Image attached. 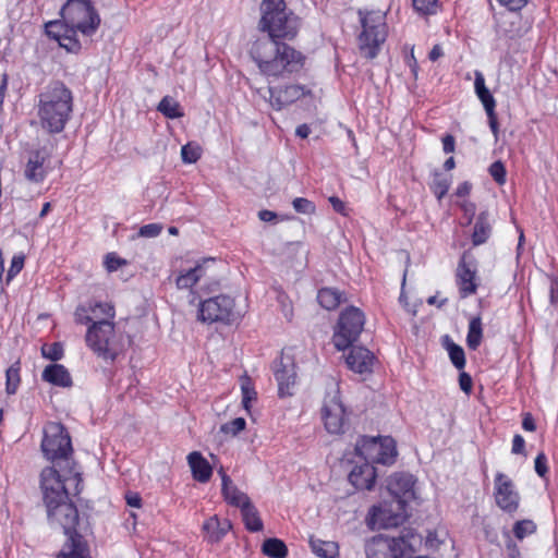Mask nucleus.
Wrapping results in <instances>:
<instances>
[{
	"instance_id": "obj_58",
	"label": "nucleus",
	"mask_w": 558,
	"mask_h": 558,
	"mask_svg": "<svg viewBox=\"0 0 558 558\" xmlns=\"http://www.w3.org/2000/svg\"><path fill=\"white\" fill-rule=\"evenodd\" d=\"M525 441L521 435H514L512 440V453L521 454L524 452Z\"/></svg>"
},
{
	"instance_id": "obj_21",
	"label": "nucleus",
	"mask_w": 558,
	"mask_h": 558,
	"mask_svg": "<svg viewBox=\"0 0 558 558\" xmlns=\"http://www.w3.org/2000/svg\"><path fill=\"white\" fill-rule=\"evenodd\" d=\"M376 481V469L371 463L363 460L361 464H356L349 473V482L356 489L371 490Z\"/></svg>"
},
{
	"instance_id": "obj_48",
	"label": "nucleus",
	"mask_w": 558,
	"mask_h": 558,
	"mask_svg": "<svg viewBox=\"0 0 558 558\" xmlns=\"http://www.w3.org/2000/svg\"><path fill=\"white\" fill-rule=\"evenodd\" d=\"M41 354L44 357H46L48 360L58 361L63 355V349L60 343L54 342L50 345H44L41 348Z\"/></svg>"
},
{
	"instance_id": "obj_15",
	"label": "nucleus",
	"mask_w": 558,
	"mask_h": 558,
	"mask_svg": "<svg viewBox=\"0 0 558 558\" xmlns=\"http://www.w3.org/2000/svg\"><path fill=\"white\" fill-rule=\"evenodd\" d=\"M398 541L404 546H412L411 541L405 534L392 539H373L372 543L366 546L367 558H402L401 549L397 548Z\"/></svg>"
},
{
	"instance_id": "obj_22",
	"label": "nucleus",
	"mask_w": 558,
	"mask_h": 558,
	"mask_svg": "<svg viewBox=\"0 0 558 558\" xmlns=\"http://www.w3.org/2000/svg\"><path fill=\"white\" fill-rule=\"evenodd\" d=\"M373 359L372 352L366 348L352 347L345 357V363L351 371L364 374L372 371Z\"/></svg>"
},
{
	"instance_id": "obj_46",
	"label": "nucleus",
	"mask_w": 558,
	"mask_h": 558,
	"mask_svg": "<svg viewBox=\"0 0 558 558\" xmlns=\"http://www.w3.org/2000/svg\"><path fill=\"white\" fill-rule=\"evenodd\" d=\"M292 206L296 213L311 215L315 213V205L312 201L304 197H296L292 202Z\"/></svg>"
},
{
	"instance_id": "obj_50",
	"label": "nucleus",
	"mask_w": 558,
	"mask_h": 558,
	"mask_svg": "<svg viewBox=\"0 0 558 558\" xmlns=\"http://www.w3.org/2000/svg\"><path fill=\"white\" fill-rule=\"evenodd\" d=\"M128 262L120 258L114 253H109L105 257V266L109 272L118 270L120 267L125 266Z\"/></svg>"
},
{
	"instance_id": "obj_47",
	"label": "nucleus",
	"mask_w": 558,
	"mask_h": 558,
	"mask_svg": "<svg viewBox=\"0 0 558 558\" xmlns=\"http://www.w3.org/2000/svg\"><path fill=\"white\" fill-rule=\"evenodd\" d=\"M246 426V422L243 417H236L231 422H228L221 426V432L226 434H231L232 436L238 435L242 432Z\"/></svg>"
},
{
	"instance_id": "obj_63",
	"label": "nucleus",
	"mask_w": 558,
	"mask_h": 558,
	"mask_svg": "<svg viewBox=\"0 0 558 558\" xmlns=\"http://www.w3.org/2000/svg\"><path fill=\"white\" fill-rule=\"evenodd\" d=\"M549 299H550V303L553 305H556L558 303V280L557 279H553L550 282Z\"/></svg>"
},
{
	"instance_id": "obj_6",
	"label": "nucleus",
	"mask_w": 558,
	"mask_h": 558,
	"mask_svg": "<svg viewBox=\"0 0 558 558\" xmlns=\"http://www.w3.org/2000/svg\"><path fill=\"white\" fill-rule=\"evenodd\" d=\"M65 23L84 36H92L100 25V16L90 0H68L61 8Z\"/></svg>"
},
{
	"instance_id": "obj_20",
	"label": "nucleus",
	"mask_w": 558,
	"mask_h": 558,
	"mask_svg": "<svg viewBox=\"0 0 558 558\" xmlns=\"http://www.w3.org/2000/svg\"><path fill=\"white\" fill-rule=\"evenodd\" d=\"M48 159L49 153L45 148L32 151L24 170L25 178L34 183L43 182L47 174L45 163Z\"/></svg>"
},
{
	"instance_id": "obj_34",
	"label": "nucleus",
	"mask_w": 558,
	"mask_h": 558,
	"mask_svg": "<svg viewBox=\"0 0 558 558\" xmlns=\"http://www.w3.org/2000/svg\"><path fill=\"white\" fill-rule=\"evenodd\" d=\"M221 492L225 500L231 506L241 508L251 501L250 497L245 493L241 492L235 485L221 489Z\"/></svg>"
},
{
	"instance_id": "obj_11",
	"label": "nucleus",
	"mask_w": 558,
	"mask_h": 558,
	"mask_svg": "<svg viewBox=\"0 0 558 558\" xmlns=\"http://www.w3.org/2000/svg\"><path fill=\"white\" fill-rule=\"evenodd\" d=\"M322 417L328 433L340 434L343 432L345 409L340 399L338 389L326 395L322 409Z\"/></svg>"
},
{
	"instance_id": "obj_19",
	"label": "nucleus",
	"mask_w": 558,
	"mask_h": 558,
	"mask_svg": "<svg viewBox=\"0 0 558 558\" xmlns=\"http://www.w3.org/2000/svg\"><path fill=\"white\" fill-rule=\"evenodd\" d=\"M275 377L278 383L281 397L291 396L290 388L295 384V365L289 356L282 355L280 361L275 363Z\"/></svg>"
},
{
	"instance_id": "obj_33",
	"label": "nucleus",
	"mask_w": 558,
	"mask_h": 558,
	"mask_svg": "<svg viewBox=\"0 0 558 558\" xmlns=\"http://www.w3.org/2000/svg\"><path fill=\"white\" fill-rule=\"evenodd\" d=\"M157 109L169 119H177L183 117L180 104L170 96H165L160 100Z\"/></svg>"
},
{
	"instance_id": "obj_10",
	"label": "nucleus",
	"mask_w": 558,
	"mask_h": 558,
	"mask_svg": "<svg viewBox=\"0 0 558 558\" xmlns=\"http://www.w3.org/2000/svg\"><path fill=\"white\" fill-rule=\"evenodd\" d=\"M114 336L113 324L108 319L95 322L87 330L86 342L98 355L113 359L116 351L111 347Z\"/></svg>"
},
{
	"instance_id": "obj_60",
	"label": "nucleus",
	"mask_w": 558,
	"mask_h": 558,
	"mask_svg": "<svg viewBox=\"0 0 558 558\" xmlns=\"http://www.w3.org/2000/svg\"><path fill=\"white\" fill-rule=\"evenodd\" d=\"M486 113L488 117L489 128H490L492 132L494 133L495 138L497 140L498 138V121H497L495 109H492V112L486 111Z\"/></svg>"
},
{
	"instance_id": "obj_52",
	"label": "nucleus",
	"mask_w": 558,
	"mask_h": 558,
	"mask_svg": "<svg viewBox=\"0 0 558 558\" xmlns=\"http://www.w3.org/2000/svg\"><path fill=\"white\" fill-rule=\"evenodd\" d=\"M74 316H75V322L77 324H88L92 320H94V317H90V314H89V305L88 306L80 305L76 308Z\"/></svg>"
},
{
	"instance_id": "obj_5",
	"label": "nucleus",
	"mask_w": 558,
	"mask_h": 558,
	"mask_svg": "<svg viewBox=\"0 0 558 558\" xmlns=\"http://www.w3.org/2000/svg\"><path fill=\"white\" fill-rule=\"evenodd\" d=\"M41 449L45 457L51 460L56 466L73 465L71 437L61 423L51 422L46 425Z\"/></svg>"
},
{
	"instance_id": "obj_36",
	"label": "nucleus",
	"mask_w": 558,
	"mask_h": 558,
	"mask_svg": "<svg viewBox=\"0 0 558 558\" xmlns=\"http://www.w3.org/2000/svg\"><path fill=\"white\" fill-rule=\"evenodd\" d=\"M5 377H7L5 390L9 395H14L16 392L17 387L21 381L20 362H15L7 369Z\"/></svg>"
},
{
	"instance_id": "obj_39",
	"label": "nucleus",
	"mask_w": 558,
	"mask_h": 558,
	"mask_svg": "<svg viewBox=\"0 0 558 558\" xmlns=\"http://www.w3.org/2000/svg\"><path fill=\"white\" fill-rule=\"evenodd\" d=\"M449 187L450 180L442 175L440 172H435L430 189L436 197L441 199L447 194Z\"/></svg>"
},
{
	"instance_id": "obj_57",
	"label": "nucleus",
	"mask_w": 558,
	"mask_h": 558,
	"mask_svg": "<svg viewBox=\"0 0 558 558\" xmlns=\"http://www.w3.org/2000/svg\"><path fill=\"white\" fill-rule=\"evenodd\" d=\"M498 2L511 11H517L522 9L527 0H498Z\"/></svg>"
},
{
	"instance_id": "obj_28",
	"label": "nucleus",
	"mask_w": 558,
	"mask_h": 558,
	"mask_svg": "<svg viewBox=\"0 0 558 558\" xmlns=\"http://www.w3.org/2000/svg\"><path fill=\"white\" fill-rule=\"evenodd\" d=\"M317 301L324 308L331 311L343 301V294L337 289L323 288L318 291Z\"/></svg>"
},
{
	"instance_id": "obj_1",
	"label": "nucleus",
	"mask_w": 558,
	"mask_h": 558,
	"mask_svg": "<svg viewBox=\"0 0 558 558\" xmlns=\"http://www.w3.org/2000/svg\"><path fill=\"white\" fill-rule=\"evenodd\" d=\"M259 29L268 33V38L256 40L251 56L260 72L268 76H284L298 72L303 66V56L287 44L277 39H292L299 29V19L287 9L284 0H263Z\"/></svg>"
},
{
	"instance_id": "obj_23",
	"label": "nucleus",
	"mask_w": 558,
	"mask_h": 558,
	"mask_svg": "<svg viewBox=\"0 0 558 558\" xmlns=\"http://www.w3.org/2000/svg\"><path fill=\"white\" fill-rule=\"evenodd\" d=\"M215 264L214 258L204 259L202 263L196 264L195 267L187 271L180 274L175 279V284L179 289H191L202 278L208 277L209 266Z\"/></svg>"
},
{
	"instance_id": "obj_4",
	"label": "nucleus",
	"mask_w": 558,
	"mask_h": 558,
	"mask_svg": "<svg viewBox=\"0 0 558 558\" xmlns=\"http://www.w3.org/2000/svg\"><path fill=\"white\" fill-rule=\"evenodd\" d=\"M362 32L357 36L360 53L374 59L387 38L386 15L381 11H359Z\"/></svg>"
},
{
	"instance_id": "obj_53",
	"label": "nucleus",
	"mask_w": 558,
	"mask_h": 558,
	"mask_svg": "<svg viewBox=\"0 0 558 558\" xmlns=\"http://www.w3.org/2000/svg\"><path fill=\"white\" fill-rule=\"evenodd\" d=\"M535 472L541 476V477H544L545 474L547 473L548 469H547V458L546 456L541 452L537 454V457L535 458Z\"/></svg>"
},
{
	"instance_id": "obj_12",
	"label": "nucleus",
	"mask_w": 558,
	"mask_h": 558,
	"mask_svg": "<svg viewBox=\"0 0 558 558\" xmlns=\"http://www.w3.org/2000/svg\"><path fill=\"white\" fill-rule=\"evenodd\" d=\"M494 495L496 504L501 510L508 513H513L518 510L520 496L514 488L513 482L504 473L496 474Z\"/></svg>"
},
{
	"instance_id": "obj_54",
	"label": "nucleus",
	"mask_w": 558,
	"mask_h": 558,
	"mask_svg": "<svg viewBox=\"0 0 558 558\" xmlns=\"http://www.w3.org/2000/svg\"><path fill=\"white\" fill-rule=\"evenodd\" d=\"M162 230V226L160 223H149L146 226H142V236L146 238H155Z\"/></svg>"
},
{
	"instance_id": "obj_42",
	"label": "nucleus",
	"mask_w": 558,
	"mask_h": 558,
	"mask_svg": "<svg viewBox=\"0 0 558 558\" xmlns=\"http://www.w3.org/2000/svg\"><path fill=\"white\" fill-rule=\"evenodd\" d=\"M413 8L423 15H432L437 12L439 7L438 0H412Z\"/></svg>"
},
{
	"instance_id": "obj_32",
	"label": "nucleus",
	"mask_w": 558,
	"mask_h": 558,
	"mask_svg": "<svg viewBox=\"0 0 558 558\" xmlns=\"http://www.w3.org/2000/svg\"><path fill=\"white\" fill-rule=\"evenodd\" d=\"M262 550L270 558H286L288 555L286 544L279 538L266 539L263 544Z\"/></svg>"
},
{
	"instance_id": "obj_26",
	"label": "nucleus",
	"mask_w": 558,
	"mask_h": 558,
	"mask_svg": "<svg viewBox=\"0 0 558 558\" xmlns=\"http://www.w3.org/2000/svg\"><path fill=\"white\" fill-rule=\"evenodd\" d=\"M43 379L60 387H71L72 378L68 369L61 364H50L43 372Z\"/></svg>"
},
{
	"instance_id": "obj_61",
	"label": "nucleus",
	"mask_w": 558,
	"mask_h": 558,
	"mask_svg": "<svg viewBox=\"0 0 558 558\" xmlns=\"http://www.w3.org/2000/svg\"><path fill=\"white\" fill-rule=\"evenodd\" d=\"M461 208L464 211V215L468 216V223H471L474 215H475V204L471 202H463L461 204Z\"/></svg>"
},
{
	"instance_id": "obj_8",
	"label": "nucleus",
	"mask_w": 558,
	"mask_h": 558,
	"mask_svg": "<svg viewBox=\"0 0 558 558\" xmlns=\"http://www.w3.org/2000/svg\"><path fill=\"white\" fill-rule=\"evenodd\" d=\"M365 324L364 313L355 307L349 306L340 313L338 324L333 333V344L339 351L350 348L361 335Z\"/></svg>"
},
{
	"instance_id": "obj_62",
	"label": "nucleus",
	"mask_w": 558,
	"mask_h": 558,
	"mask_svg": "<svg viewBox=\"0 0 558 558\" xmlns=\"http://www.w3.org/2000/svg\"><path fill=\"white\" fill-rule=\"evenodd\" d=\"M125 500L131 508H140V495L137 493L128 492L125 494Z\"/></svg>"
},
{
	"instance_id": "obj_3",
	"label": "nucleus",
	"mask_w": 558,
	"mask_h": 558,
	"mask_svg": "<svg viewBox=\"0 0 558 558\" xmlns=\"http://www.w3.org/2000/svg\"><path fill=\"white\" fill-rule=\"evenodd\" d=\"M72 110V92L62 82H51L39 94L38 117L41 126L49 133L62 132Z\"/></svg>"
},
{
	"instance_id": "obj_44",
	"label": "nucleus",
	"mask_w": 558,
	"mask_h": 558,
	"mask_svg": "<svg viewBox=\"0 0 558 558\" xmlns=\"http://www.w3.org/2000/svg\"><path fill=\"white\" fill-rule=\"evenodd\" d=\"M241 391H242V404L243 408L246 411H250L251 401L256 398V391L251 385V381L248 378H245L242 380L241 384Z\"/></svg>"
},
{
	"instance_id": "obj_51",
	"label": "nucleus",
	"mask_w": 558,
	"mask_h": 558,
	"mask_svg": "<svg viewBox=\"0 0 558 558\" xmlns=\"http://www.w3.org/2000/svg\"><path fill=\"white\" fill-rule=\"evenodd\" d=\"M24 255H15L12 258L10 269L7 274V283H9L23 268L24 266Z\"/></svg>"
},
{
	"instance_id": "obj_40",
	"label": "nucleus",
	"mask_w": 558,
	"mask_h": 558,
	"mask_svg": "<svg viewBox=\"0 0 558 558\" xmlns=\"http://www.w3.org/2000/svg\"><path fill=\"white\" fill-rule=\"evenodd\" d=\"M80 33L78 29L71 28L69 34H64L62 38L57 40L60 47L64 48L69 52H78L81 50V43L76 37V34Z\"/></svg>"
},
{
	"instance_id": "obj_45",
	"label": "nucleus",
	"mask_w": 558,
	"mask_h": 558,
	"mask_svg": "<svg viewBox=\"0 0 558 558\" xmlns=\"http://www.w3.org/2000/svg\"><path fill=\"white\" fill-rule=\"evenodd\" d=\"M488 172L496 183L499 185L505 184L507 171L505 165L500 160L493 162L489 166Z\"/></svg>"
},
{
	"instance_id": "obj_38",
	"label": "nucleus",
	"mask_w": 558,
	"mask_h": 558,
	"mask_svg": "<svg viewBox=\"0 0 558 558\" xmlns=\"http://www.w3.org/2000/svg\"><path fill=\"white\" fill-rule=\"evenodd\" d=\"M89 313L90 317H94L93 324L101 318L109 320L114 316L113 307L108 303L89 304Z\"/></svg>"
},
{
	"instance_id": "obj_27",
	"label": "nucleus",
	"mask_w": 558,
	"mask_h": 558,
	"mask_svg": "<svg viewBox=\"0 0 558 558\" xmlns=\"http://www.w3.org/2000/svg\"><path fill=\"white\" fill-rule=\"evenodd\" d=\"M492 225L487 211H482L474 223L471 240L474 246L482 245L488 241L492 235Z\"/></svg>"
},
{
	"instance_id": "obj_37",
	"label": "nucleus",
	"mask_w": 558,
	"mask_h": 558,
	"mask_svg": "<svg viewBox=\"0 0 558 558\" xmlns=\"http://www.w3.org/2000/svg\"><path fill=\"white\" fill-rule=\"evenodd\" d=\"M71 28L61 17L60 21H50L46 24V33L50 38L59 40L64 34H69Z\"/></svg>"
},
{
	"instance_id": "obj_14",
	"label": "nucleus",
	"mask_w": 558,
	"mask_h": 558,
	"mask_svg": "<svg viewBox=\"0 0 558 558\" xmlns=\"http://www.w3.org/2000/svg\"><path fill=\"white\" fill-rule=\"evenodd\" d=\"M415 480L409 473H395L388 480L387 489L399 509L407 507L408 502L415 498Z\"/></svg>"
},
{
	"instance_id": "obj_41",
	"label": "nucleus",
	"mask_w": 558,
	"mask_h": 558,
	"mask_svg": "<svg viewBox=\"0 0 558 558\" xmlns=\"http://www.w3.org/2000/svg\"><path fill=\"white\" fill-rule=\"evenodd\" d=\"M536 531V524L532 520H520L513 525V534L518 539L532 535Z\"/></svg>"
},
{
	"instance_id": "obj_49",
	"label": "nucleus",
	"mask_w": 558,
	"mask_h": 558,
	"mask_svg": "<svg viewBox=\"0 0 558 558\" xmlns=\"http://www.w3.org/2000/svg\"><path fill=\"white\" fill-rule=\"evenodd\" d=\"M475 93L481 102L483 104L485 111L492 112V109H495L496 107V101L493 95L490 94L489 89L487 87H484L482 89L476 90Z\"/></svg>"
},
{
	"instance_id": "obj_64",
	"label": "nucleus",
	"mask_w": 558,
	"mask_h": 558,
	"mask_svg": "<svg viewBox=\"0 0 558 558\" xmlns=\"http://www.w3.org/2000/svg\"><path fill=\"white\" fill-rule=\"evenodd\" d=\"M507 553L509 558H520V549L511 539L507 543Z\"/></svg>"
},
{
	"instance_id": "obj_18",
	"label": "nucleus",
	"mask_w": 558,
	"mask_h": 558,
	"mask_svg": "<svg viewBox=\"0 0 558 558\" xmlns=\"http://www.w3.org/2000/svg\"><path fill=\"white\" fill-rule=\"evenodd\" d=\"M88 530L75 529L72 533L65 534L68 541L57 558H90L89 547L84 539Z\"/></svg>"
},
{
	"instance_id": "obj_24",
	"label": "nucleus",
	"mask_w": 558,
	"mask_h": 558,
	"mask_svg": "<svg viewBox=\"0 0 558 558\" xmlns=\"http://www.w3.org/2000/svg\"><path fill=\"white\" fill-rule=\"evenodd\" d=\"M187 462L192 471L193 478L199 483H207L213 474L209 462L198 451H193L187 456Z\"/></svg>"
},
{
	"instance_id": "obj_43",
	"label": "nucleus",
	"mask_w": 558,
	"mask_h": 558,
	"mask_svg": "<svg viewBox=\"0 0 558 558\" xmlns=\"http://www.w3.org/2000/svg\"><path fill=\"white\" fill-rule=\"evenodd\" d=\"M181 157L185 163H194L201 158V147L197 144L187 143L181 148Z\"/></svg>"
},
{
	"instance_id": "obj_25",
	"label": "nucleus",
	"mask_w": 558,
	"mask_h": 558,
	"mask_svg": "<svg viewBox=\"0 0 558 558\" xmlns=\"http://www.w3.org/2000/svg\"><path fill=\"white\" fill-rule=\"evenodd\" d=\"M231 529V523L229 520L220 521L217 515L210 517L203 524V530L206 533V537L210 543L220 542L228 531Z\"/></svg>"
},
{
	"instance_id": "obj_59",
	"label": "nucleus",
	"mask_w": 558,
	"mask_h": 558,
	"mask_svg": "<svg viewBox=\"0 0 558 558\" xmlns=\"http://www.w3.org/2000/svg\"><path fill=\"white\" fill-rule=\"evenodd\" d=\"M456 141L451 134H447L442 137V149L446 154L454 151Z\"/></svg>"
},
{
	"instance_id": "obj_35",
	"label": "nucleus",
	"mask_w": 558,
	"mask_h": 558,
	"mask_svg": "<svg viewBox=\"0 0 558 558\" xmlns=\"http://www.w3.org/2000/svg\"><path fill=\"white\" fill-rule=\"evenodd\" d=\"M446 340L448 341L447 350H448L451 363L459 371L463 369L465 366L464 350L460 345L456 344L454 342L449 341L448 336L446 337Z\"/></svg>"
},
{
	"instance_id": "obj_2",
	"label": "nucleus",
	"mask_w": 558,
	"mask_h": 558,
	"mask_svg": "<svg viewBox=\"0 0 558 558\" xmlns=\"http://www.w3.org/2000/svg\"><path fill=\"white\" fill-rule=\"evenodd\" d=\"M40 485L47 514L51 523L62 526L64 534L75 529L89 530L87 519L80 518L76 507L68 502L69 495H77L82 490L81 473L73 465L53 466L43 470Z\"/></svg>"
},
{
	"instance_id": "obj_29",
	"label": "nucleus",
	"mask_w": 558,
	"mask_h": 558,
	"mask_svg": "<svg viewBox=\"0 0 558 558\" xmlns=\"http://www.w3.org/2000/svg\"><path fill=\"white\" fill-rule=\"evenodd\" d=\"M240 509L247 530L252 532H258L263 529V522L259 518L257 509L252 504V501H248Z\"/></svg>"
},
{
	"instance_id": "obj_9",
	"label": "nucleus",
	"mask_w": 558,
	"mask_h": 558,
	"mask_svg": "<svg viewBox=\"0 0 558 558\" xmlns=\"http://www.w3.org/2000/svg\"><path fill=\"white\" fill-rule=\"evenodd\" d=\"M198 312L201 320L207 323L231 324L238 318L234 311V300L225 294L203 301Z\"/></svg>"
},
{
	"instance_id": "obj_16",
	"label": "nucleus",
	"mask_w": 558,
	"mask_h": 558,
	"mask_svg": "<svg viewBox=\"0 0 558 558\" xmlns=\"http://www.w3.org/2000/svg\"><path fill=\"white\" fill-rule=\"evenodd\" d=\"M268 101L275 110H281L284 107L295 102L305 96L306 89L302 85H287L284 87H269Z\"/></svg>"
},
{
	"instance_id": "obj_30",
	"label": "nucleus",
	"mask_w": 558,
	"mask_h": 558,
	"mask_svg": "<svg viewBox=\"0 0 558 558\" xmlns=\"http://www.w3.org/2000/svg\"><path fill=\"white\" fill-rule=\"evenodd\" d=\"M310 544L313 553L320 558H335L338 555V545L335 542L312 538Z\"/></svg>"
},
{
	"instance_id": "obj_55",
	"label": "nucleus",
	"mask_w": 558,
	"mask_h": 558,
	"mask_svg": "<svg viewBox=\"0 0 558 558\" xmlns=\"http://www.w3.org/2000/svg\"><path fill=\"white\" fill-rule=\"evenodd\" d=\"M459 386H460V389L465 392V393H470L471 390H472V378L471 376L465 373V372H462L460 373L459 375Z\"/></svg>"
},
{
	"instance_id": "obj_17",
	"label": "nucleus",
	"mask_w": 558,
	"mask_h": 558,
	"mask_svg": "<svg viewBox=\"0 0 558 558\" xmlns=\"http://www.w3.org/2000/svg\"><path fill=\"white\" fill-rule=\"evenodd\" d=\"M468 252H464L457 268V284L459 287L461 298L474 294L477 289V284L475 282L476 268L468 263Z\"/></svg>"
},
{
	"instance_id": "obj_13",
	"label": "nucleus",
	"mask_w": 558,
	"mask_h": 558,
	"mask_svg": "<svg viewBox=\"0 0 558 558\" xmlns=\"http://www.w3.org/2000/svg\"><path fill=\"white\" fill-rule=\"evenodd\" d=\"M371 523L379 529L399 526L405 519V507L399 509L395 500L374 506L371 510Z\"/></svg>"
},
{
	"instance_id": "obj_7",
	"label": "nucleus",
	"mask_w": 558,
	"mask_h": 558,
	"mask_svg": "<svg viewBox=\"0 0 558 558\" xmlns=\"http://www.w3.org/2000/svg\"><path fill=\"white\" fill-rule=\"evenodd\" d=\"M355 453L371 463L391 465L396 461V442L391 437H361L355 445Z\"/></svg>"
},
{
	"instance_id": "obj_56",
	"label": "nucleus",
	"mask_w": 558,
	"mask_h": 558,
	"mask_svg": "<svg viewBox=\"0 0 558 558\" xmlns=\"http://www.w3.org/2000/svg\"><path fill=\"white\" fill-rule=\"evenodd\" d=\"M137 526V515L136 512L130 510L128 512V517L124 519V527L129 532H136Z\"/></svg>"
},
{
	"instance_id": "obj_31",
	"label": "nucleus",
	"mask_w": 558,
	"mask_h": 558,
	"mask_svg": "<svg viewBox=\"0 0 558 558\" xmlns=\"http://www.w3.org/2000/svg\"><path fill=\"white\" fill-rule=\"evenodd\" d=\"M483 338L482 319L480 316L473 317L469 323L466 343L471 350H476Z\"/></svg>"
}]
</instances>
